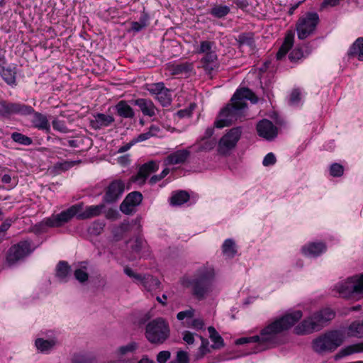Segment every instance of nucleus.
<instances>
[{
  "mask_svg": "<svg viewBox=\"0 0 363 363\" xmlns=\"http://www.w3.org/2000/svg\"><path fill=\"white\" fill-rule=\"evenodd\" d=\"M302 315L303 313L299 310L287 313L262 329L259 335L241 337L238 339L235 343L236 345L256 343L253 352L264 351L268 348L269 345L275 343L278 334L289 329L301 318Z\"/></svg>",
  "mask_w": 363,
  "mask_h": 363,
  "instance_id": "f257e3e1",
  "label": "nucleus"
},
{
  "mask_svg": "<svg viewBox=\"0 0 363 363\" xmlns=\"http://www.w3.org/2000/svg\"><path fill=\"white\" fill-rule=\"evenodd\" d=\"M245 100H250L252 104H256L258 99L248 88L238 89L232 96L230 103L220 111L214 125L218 128H222L232 125L238 120L242 121L247 109Z\"/></svg>",
  "mask_w": 363,
  "mask_h": 363,
  "instance_id": "f03ea898",
  "label": "nucleus"
},
{
  "mask_svg": "<svg viewBox=\"0 0 363 363\" xmlns=\"http://www.w3.org/2000/svg\"><path fill=\"white\" fill-rule=\"evenodd\" d=\"M335 317V313L330 308H323L304 319L294 328L296 335H307L320 330Z\"/></svg>",
  "mask_w": 363,
  "mask_h": 363,
  "instance_id": "7ed1b4c3",
  "label": "nucleus"
},
{
  "mask_svg": "<svg viewBox=\"0 0 363 363\" xmlns=\"http://www.w3.org/2000/svg\"><path fill=\"white\" fill-rule=\"evenodd\" d=\"M214 275L212 268L201 267L189 281L192 294L197 299H203L212 291Z\"/></svg>",
  "mask_w": 363,
  "mask_h": 363,
  "instance_id": "20e7f679",
  "label": "nucleus"
},
{
  "mask_svg": "<svg viewBox=\"0 0 363 363\" xmlns=\"http://www.w3.org/2000/svg\"><path fill=\"white\" fill-rule=\"evenodd\" d=\"M79 206H72L60 213L52 214L50 217L43 219L33 227L35 234L45 233L49 228H59L70 221L77 213Z\"/></svg>",
  "mask_w": 363,
  "mask_h": 363,
  "instance_id": "39448f33",
  "label": "nucleus"
},
{
  "mask_svg": "<svg viewBox=\"0 0 363 363\" xmlns=\"http://www.w3.org/2000/svg\"><path fill=\"white\" fill-rule=\"evenodd\" d=\"M195 52L196 54H203L200 63L207 74H212L213 72L218 68L219 63L215 42L211 40L201 41L196 48Z\"/></svg>",
  "mask_w": 363,
  "mask_h": 363,
  "instance_id": "423d86ee",
  "label": "nucleus"
},
{
  "mask_svg": "<svg viewBox=\"0 0 363 363\" xmlns=\"http://www.w3.org/2000/svg\"><path fill=\"white\" fill-rule=\"evenodd\" d=\"M335 290L339 296L345 298L358 299L363 296V274L353 276L345 281L337 283Z\"/></svg>",
  "mask_w": 363,
  "mask_h": 363,
  "instance_id": "0eeeda50",
  "label": "nucleus"
},
{
  "mask_svg": "<svg viewBox=\"0 0 363 363\" xmlns=\"http://www.w3.org/2000/svg\"><path fill=\"white\" fill-rule=\"evenodd\" d=\"M168 323L162 318H157L149 322L145 328V336L149 342L155 344L163 343L169 336Z\"/></svg>",
  "mask_w": 363,
  "mask_h": 363,
  "instance_id": "6e6552de",
  "label": "nucleus"
},
{
  "mask_svg": "<svg viewBox=\"0 0 363 363\" xmlns=\"http://www.w3.org/2000/svg\"><path fill=\"white\" fill-rule=\"evenodd\" d=\"M342 342V334L339 331L333 330L315 338L312 342V347L315 352L321 354L334 351Z\"/></svg>",
  "mask_w": 363,
  "mask_h": 363,
  "instance_id": "1a4fd4ad",
  "label": "nucleus"
},
{
  "mask_svg": "<svg viewBox=\"0 0 363 363\" xmlns=\"http://www.w3.org/2000/svg\"><path fill=\"white\" fill-rule=\"evenodd\" d=\"M319 21L316 12H307L300 17L296 23L298 38L304 40L313 34Z\"/></svg>",
  "mask_w": 363,
  "mask_h": 363,
  "instance_id": "9d476101",
  "label": "nucleus"
},
{
  "mask_svg": "<svg viewBox=\"0 0 363 363\" xmlns=\"http://www.w3.org/2000/svg\"><path fill=\"white\" fill-rule=\"evenodd\" d=\"M241 135L242 128L240 126L229 130L218 141V152L222 155H227L235 147Z\"/></svg>",
  "mask_w": 363,
  "mask_h": 363,
  "instance_id": "9b49d317",
  "label": "nucleus"
},
{
  "mask_svg": "<svg viewBox=\"0 0 363 363\" xmlns=\"http://www.w3.org/2000/svg\"><path fill=\"white\" fill-rule=\"evenodd\" d=\"M32 251L29 241H21L9 249L6 257V263L9 266H12L28 255Z\"/></svg>",
  "mask_w": 363,
  "mask_h": 363,
  "instance_id": "f8f14e48",
  "label": "nucleus"
},
{
  "mask_svg": "<svg viewBox=\"0 0 363 363\" xmlns=\"http://www.w3.org/2000/svg\"><path fill=\"white\" fill-rule=\"evenodd\" d=\"M33 108L28 105L21 103H11L6 101H0V115L7 117L13 114L22 116L31 115Z\"/></svg>",
  "mask_w": 363,
  "mask_h": 363,
  "instance_id": "ddd939ff",
  "label": "nucleus"
},
{
  "mask_svg": "<svg viewBox=\"0 0 363 363\" xmlns=\"http://www.w3.org/2000/svg\"><path fill=\"white\" fill-rule=\"evenodd\" d=\"M125 190V183L121 180L111 182L106 188L103 201L107 203L117 201Z\"/></svg>",
  "mask_w": 363,
  "mask_h": 363,
  "instance_id": "4468645a",
  "label": "nucleus"
},
{
  "mask_svg": "<svg viewBox=\"0 0 363 363\" xmlns=\"http://www.w3.org/2000/svg\"><path fill=\"white\" fill-rule=\"evenodd\" d=\"M143 201V195L139 191H133L128 194L120 205V210L125 215H130L135 212L136 207Z\"/></svg>",
  "mask_w": 363,
  "mask_h": 363,
  "instance_id": "2eb2a0df",
  "label": "nucleus"
},
{
  "mask_svg": "<svg viewBox=\"0 0 363 363\" xmlns=\"http://www.w3.org/2000/svg\"><path fill=\"white\" fill-rule=\"evenodd\" d=\"M256 128L258 135L267 140H272L277 135V128L268 119L260 121Z\"/></svg>",
  "mask_w": 363,
  "mask_h": 363,
  "instance_id": "dca6fc26",
  "label": "nucleus"
},
{
  "mask_svg": "<svg viewBox=\"0 0 363 363\" xmlns=\"http://www.w3.org/2000/svg\"><path fill=\"white\" fill-rule=\"evenodd\" d=\"M158 164L155 161H150L143 164L136 175L131 177V181L138 182L139 184H144L149 175L157 171Z\"/></svg>",
  "mask_w": 363,
  "mask_h": 363,
  "instance_id": "f3484780",
  "label": "nucleus"
},
{
  "mask_svg": "<svg viewBox=\"0 0 363 363\" xmlns=\"http://www.w3.org/2000/svg\"><path fill=\"white\" fill-rule=\"evenodd\" d=\"M74 206H79L77 213L74 215V216H76L77 219L79 220H84L95 216H98L102 213L103 210L105 208V205L104 203H100L99 205L86 206L85 210L82 212L83 207V205L82 203L74 204Z\"/></svg>",
  "mask_w": 363,
  "mask_h": 363,
  "instance_id": "a211bd4d",
  "label": "nucleus"
},
{
  "mask_svg": "<svg viewBox=\"0 0 363 363\" xmlns=\"http://www.w3.org/2000/svg\"><path fill=\"white\" fill-rule=\"evenodd\" d=\"M189 156L190 152L188 150H179L169 155L164 162L165 165L184 164Z\"/></svg>",
  "mask_w": 363,
  "mask_h": 363,
  "instance_id": "6ab92c4d",
  "label": "nucleus"
},
{
  "mask_svg": "<svg viewBox=\"0 0 363 363\" xmlns=\"http://www.w3.org/2000/svg\"><path fill=\"white\" fill-rule=\"evenodd\" d=\"M131 104L140 108L143 114L150 117L155 115V106L150 99H137L130 101Z\"/></svg>",
  "mask_w": 363,
  "mask_h": 363,
  "instance_id": "aec40b11",
  "label": "nucleus"
},
{
  "mask_svg": "<svg viewBox=\"0 0 363 363\" xmlns=\"http://www.w3.org/2000/svg\"><path fill=\"white\" fill-rule=\"evenodd\" d=\"M326 245L322 242H311L302 247V252L306 256L316 257L326 251Z\"/></svg>",
  "mask_w": 363,
  "mask_h": 363,
  "instance_id": "412c9836",
  "label": "nucleus"
},
{
  "mask_svg": "<svg viewBox=\"0 0 363 363\" xmlns=\"http://www.w3.org/2000/svg\"><path fill=\"white\" fill-rule=\"evenodd\" d=\"M113 121V117L110 115L97 113L94 116V118L91 120L90 124L94 129L98 130L110 125Z\"/></svg>",
  "mask_w": 363,
  "mask_h": 363,
  "instance_id": "4be33fe9",
  "label": "nucleus"
},
{
  "mask_svg": "<svg viewBox=\"0 0 363 363\" xmlns=\"http://www.w3.org/2000/svg\"><path fill=\"white\" fill-rule=\"evenodd\" d=\"M311 51L312 47L309 43L303 44L301 46L298 45L289 53V58L291 62H296L308 56Z\"/></svg>",
  "mask_w": 363,
  "mask_h": 363,
  "instance_id": "5701e85b",
  "label": "nucleus"
},
{
  "mask_svg": "<svg viewBox=\"0 0 363 363\" xmlns=\"http://www.w3.org/2000/svg\"><path fill=\"white\" fill-rule=\"evenodd\" d=\"M294 33L289 30L286 33L284 42L277 53V59L281 60L290 50L294 45Z\"/></svg>",
  "mask_w": 363,
  "mask_h": 363,
  "instance_id": "b1692460",
  "label": "nucleus"
},
{
  "mask_svg": "<svg viewBox=\"0 0 363 363\" xmlns=\"http://www.w3.org/2000/svg\"><path fill=\"white\" fill-rule=\"evenodd\" d=\"M138 348V344L135 342H130L125 345L118 347L114 352V356L123 360L125 357L133 354Z\"/></svg>",
  "mask_w": 363,
  "mask_h": 363,
  "instance_id": "393cba45",
  "label": "nucleus"
},
{
  "mask_svg": "<svg viewBox=\"0 0 363 363\" xmlns=\"http://www.w3.org/2000/svg\"><path fill=\"white\" fill-rule=\"evenodd\" d=\"M31 114H33L32 123L35 128L39 130H46L47 132L50 131V125L46 116L35 111L34 109Z\"/></svg>",
  "mask_w": 363,
  "mask_h": 363,
  "instance_id": "a878e982",
  "label": "nucleus"
},
{
  "mask_svg": "<svg viewBox=\"0 0 363 363\" xmlns=\"http://www.w3.org/2000/svg\"><path fill=\"white\" fill-rule=\"evenodd\" d=\"M347 55L349 57H357L363 61V37L358 38L350 48Z\"/></svg>",
  "mask_w": 363,
  "mask_h": 363,
  "instance_id": "bb28decb",
  "label": "nucleus"
},
{
  "mask_svg": "<svg viewBox=\"0 0 363 363\" xmlns=\"http://www.w3.org/2000/svg\"><path fill=\"white\" fill-rule=\"evenodd\" d=\"M138 281L148 291H152L158 289L161 284V282L157 278L150 274H145L144 276L141 274V279H139Z\"/></svg>",
  "mask_w": 363,
  "mask_h": 363,
  "instance_id": "cd10ccee",
  "label": "nucleus"
},
{
  "mask_svg": "<svg viewBox=\"0 0 363 363\" xmlns=\"http://www.w3.org/2000/svg\"><path fill=\"white\" fill-rule=\"evenodd\" d=\"M116 110L117 114L123 118H133L135 116L133 109L125 101H120L116 105Z\"/></svg>",
  "mask_w": 363,
  "mask_h": 363,
  "instance_id": "c85d7f7f",
  "label": "nucleus"
},
{
  "mask_svg": "<svg viewBox=\"0 0 363 363\" xmlns=\"http://www.w3.org/2000/svg\"><path fill=\"white\" fill-rule=\"evenodd\" d=\"M363 352V341L342 348L336 354L337 358H341L354 353Z\"/></svg>",
  "mask_w": 363,
  "mask_h": 363,
  "instance_id": "c756f323",
  "label": "nucleus"
},
{
  "mask_svg": "<svg viewBox=\"0 0 363 363\" xmlns=\"http://www.w3.org/2000/svg\"><path fill=\"white\" fill-rule=\"evenodd\" d=\"M71 267L66 261H60L56 267V277L61 281H66L67 276L70 274Z\"/></svg>",
  "mask_w": 363,
  "mask_h": 363,
  "instance_id": "7c9ffc66",
  "label": "nucleus"
},
{
  "mask_svg": "<svg viewBox=\"0 0 363 363\" xmlns=\"http://www.w3.org/2000/svg\"><path fill=\"white\" fill-rule=\"evenodd\" d=\"M193 64L191 62H183L177 65H172L169 70L172 72L173 75H177L181 74H188L193 69Z\"/></svg>",
  "mask_w": 363,
  "mask_h": 363,
  "instance_id": "2f4dec72",
  "label": "nucleus"
},
{
  "mask_svg": "<svg viewBox=\"0 0 363 363\" xmlns=\"http://www.w3.org/2000/svg\"><path fill=\"white\" fill-rule=\"evenodd\" d=\"M16 72L15 71V69L9 67H2L0 72V75L2 77V79L5 81L6 83L11 86L16 85Z\"/></svg>",
  "mask_w": 363,
  "mask_h": 363,
  "instance_id": "473e14b6",
  "label": "nucleus"
},
{
  "mask_svg": "<svg viewBox=\"0 0 363 363\" xmlns=\"http://www.w3.org/2000/svg\"><path fill=\"white\" fill-rule=\"evenodd\" d=\"M222 251L225 257L228 258L234 257L237 253L234 240L232 239L225 240L222 245Z\"/></svg>",
  "mask_w": 363,
  "mask_h": 363,
  "instance_id": "72a5a7b5",
  "label": "nucleus"
},
{
  "mask_svg": "<svg viewBox=\"0 0 363 363\" xmlns=\"http://www.w3.org/2000/svg\"><path fill=\"white\" fill-rule=\"evenodd\" d=\"M208 330L209 333V337L213 342L214 345L211 346L213 349H219L224 346L223 339L218 334L214 327L209 326L208 328Z\"/></svg>",
  "mask_w": 363,
  "mask_h": 363,
  "instance_id": "f704fd0d",
  "label": "nucleus"
},
{
  "mask_svg": "<svg viewBox=\"0 0 363 363\" xmlns=\"http://www.w3.org/2000/svg\"><path fill=\"white\" fill-rule=\"evenodd\" d=\"M189 200V194L185 191H179L170 198L172 206H181Z\"/></svg>",
  "mask_w": 363,
  "mask_h": 363,
  "instance_id": "c9c22d12",
  "label": "nucleus"
},
{
  "mask_svg": "<svg viewBox=\"0 0 363 363\" xmlns=\"http://www.w3.org/2000/svg\"><path fill=\"white\" fill-rule=\"evenodd\" d=\"M348 335L352 337H363V319L361 321H354L348 328Z\"/></svg>",
  "mask_w": 363,
  "mask_h": 363,
  "instance_id": "e433bc0d",
  "label": "nucleus"
},
{
  "mask_svg": "<svg viewBox=\"0 0 363 363\" xmlns=\"http://www.w3.org/2000/svg\"><path fill=\"white\" fill-rule=\"evenodd\" d=\"M237 41L240 46L252 47L255 44L254 33L251 32L240 33L237 38Z\"/></svg>",
  "mask_w": 363,
  "mask_h": 363,
  "instance_id": "4c0bfd02",
  "label": "nucleus"
},
{
  "mask_svg": "<svg viewBox=\"0 0 363 363\" xmlns=\"http://www.w3.org/2000/svg\"><path fill=\"white\" fill-rule=\"evenodd\" d=\"M35 344L38 350L45 352L50 351L55 345V341L53 340H48L43 338H38Z\"/></svg>",
  "mask_w": 363,
  "mask_h": 363,
  "instance_id": "58836bf2",
  "label": "nucleus"
},
{
  "mask_svg": "<svg viewBox=\"0 0 363 363\" xmlns=\"http://www.w3.org/2000/svg\"><path fill=\"white\" fill-rule=\"evenodd\" d=\"M149 17L146 13L141 15L139 21L131 23V30L135 32H139L148 26Z\"/></svg>",
  "mask_w": 363,
  "mask_h": 363,
  "instance_id": "ea45409f",
  "label": "nucleus"
},
{
  "mask_svg": "<svg viewBox=\"0 0 363 363\" xmlns=\"http://www.w3.org/2000/svg\"><path fill=\"white\" fill-rule=\"evenodd\" d=\"M230 7L226 5L215 6L211 10L210 13L216 18H221L230 13Z\"/></svg>",
  "mask_w": 363,
  "mask_h": 363,
  "instance_id": "a19ab883",
  "label": "nucleus"
},
{
  "mask_svg": "<svg viewBox=\"0 0 363 363\" xmlns=\"http://www.w3.org/2000/svg\"><path fill=\"white\" fill-rule=\"evenodd\" d=\"M11 139L18 144L26 146L31 145L33 143V140L30 138L18 132H14L11 134Z\"/></svg>",
  "mask_w": 363,
  "mask_h": 363,
  "instance_id": "79ce46f5",
  "label": "nucleus"
},
{
  "mask_svg": "<svg viewBox=\"0 0 363 363\" xmlns=\"http://www.w3.org/2000/svg\"><path fill=\"white\" fill-rule=\"evenodd\" d=\"M216 145L215 139H204L202 138L201 141L198 145V152L210 151L214 148Z\"/></svg>",
  "mask_w": 363,
  "mask_h": 363,
  "instance_id": "37998d69",
  "label": "nucleus"
},
{
  "mask_svg": "<svg viewBox=\"0 0 363 363\" xmlns=\"http://www.w3.org/2000/svg\"><path fill=\"white\" fill-rule=\"evenodd\" d=\"M156 99L160 101L162 106H168L171 104L172 96L170 91L168 89H165L162 92L158 93Z\"/></svg>",
  "mask_w": 363,
  "mask_h": 363,
  "instance_id": "c03bdc74",
  "label": "nucleus"
},
{
  "mask_svg": "<svg viewBox=\"0 0 363 363\" xmlns=\"http://www.w3.org/2000/svg\"><path fill=\"white\" fill-rule=\"evenodd\" d=\"M200 340H201V344L199 348V352L196 354V359H201L207 353L210 352L209 348V342L206 338L203 337L202 336H199Z\"/></svg>",
  "mask_w": 363,
  "mask_h": 363,
  "instance_id": "a18cd8bd",
  "label": "nucleus"
},
{
  "mask_svg": "<svg viewBox=\"0 0 363 363\" xmlns=\"http://www.w3.org/2000/svg\"><path fill=\"white\" fill-rule=\"evenodd\" d=\"M94 357L86 354H76L73 356L72 363H96Z\"/></svg>",
  "mask_w": 363,
  "mask_h": 363,
  "instance_id": "49530a36",
  "label": "nucleus"
},
{
  "mask_svg": "<svg viewBox=\"0 0 363 363\" xmlns=\"http://www.w3.org/2000/svg\"><path fill=\"white\" fill-rule=\"evenodd\" d=\"M52 128L54 130L60 133H67L70 130L66 125L65 121L55 118L52 121Z\"/></svg>",
  "mask_w": 363,
  "mask_h": 363,
  "instance_id": "de8ad7c7",
  "label": "nucleus"
},
{
  "mask_svg": "<svg viewBox=\"0 0 363 363\" xmlns=\"http://www.w3.org/2000/svg\"><path fill=\"white\" fill-rule=\"evenodd\" d=\"M344 173V167L339 163H333L330 167V174L333 177H340Z\"/></svg>",
  "mask_w": 363,
  "mask_h": 363,
  "instance_id": "09e8293b",
  "label": "nucleus"
},
{
  "mask_svg": "<svg viewBox=\"0 0 363 363\" xmlns=\"http://www.w3.org/2000/svg\"><path fill=\"white\" fill-rule=\"evenodd\" d=\"M81 163V160L76 161H64L62 162H57L55 164V168L60 169L62 171H67L74 167V165Z\"/></svg>",
  "mask_w": 363,
  "mask_h": 363,
  "instance_id": "8fccbe9b",
  "label": "nucleus"
},
{
  "mask_svg": "<svg viewBox=\"0 0 363 363\" xmlns=\"http://www.w3.org/2000/svg\"><path fill=\"white\" fill-rule=\"evenodd\" d=\"M146 241L140 237H137L135 239L134 244L131 245V249L135 252H140L146 245Z\"/></svg>",
  "mask_w": 363,
  "mask_h": 363,
  "instance_id": "3c124183",
  "label": "nucleus"
},
{
  "mask_svg": "<svg viewBox=\"0 0 363 363\" xmlns=\"http://www.w3.org/2000/svg\"><path fill=\"white\" fill-rule=\"evenodd\" d=\"M74 275L75 279L80 283H84L88 280L89 274L82 269H77L74 271Z\"/></svg>",
  "mask_w": 363,
  "mask_h": 363,
  "instance_id": "603ef678",
  "label": "nucleus"
},
{
  "mask_svg": "<svg viewBox=\"0 0 363 363\" xmlns=\"http://www.w3.org/2000/svg\"><path fill=\"white\" fill-rule=\"evenodd\" d=\"M169 173V169L165 168L160 174L152 176L149 181L150 184L152 185L156 184L164 178Z\"/></svg>",
  "mask_w": 363,
  "mask_h": 363,
  "instance_id": "864d4df0",
  "label": "nucleus"
},
{
  "mask_svg": "<svg viewBox=\"0 0 363 363\" xmlns=\"http://www.w3.org/2000/svg\"><path fill=\"white\" fill-rule=\"evenodd\" d=\"M166 88L162 82L153 84L151 85L150 88L148 89L150 93L155 94L156 96L158 95V93L162 92V91L164 90Z\"/></svg>",
  "mask_w": 363,
  "mask_h": 363,
  "instance_id": "5fc2aeb1",
  "label": "nucleus"
},
{
  "mask_svg": "<svg viewBox=\"0 0 363 363\" xmlns=\"http://www.w3.org/2000/svg\"><path fill=\"white\" fill-rule=\"evenodd\" d=\"M301 92L298 89H294L291 94L289 104L291 105H296L301 99Z\"/></svg>",
  "mask_w": 363,
  "mask_h": 363,
  "instance_id": "6e6d98bb",
  "label": "nucleus"
},
{
  "mask_svg": "<svg viewBox=\"0 0 363 363\" xmlns=\"http://www.w3.org/2000/svg\"><path fill=\"white\" fill-rule=\"evenodd\" d=\"M171 353L169 351H161L157 355V361L158 363H166L170 358Z\"/></svg>",
  "mask_w": 363,
  "mask_h": 363,
  "instance_id": "4d7b16f0",
  "label": "nucleus"
},
{
  "mask_svg": "<svg viewBox=\"0 0 363 363\" xmlns=\"http://www.w3.org/2000/svg\"><path fill=\"white\" fill-rule=\"evenodd\" d=\"M194 310L192 308H190L186 311L179 312L177 315V318L178 320H182L186 318H191L194 316Z\"/></svg>",
  "mask_w": 363,
  "mask_h": 363,
  "instance_id": "13d9d810",
  "label": "nucleus"
},
{
  "mask_svg": "<svg viewBox=\"0 0 363 363\" xmlns=\"http://www.w3.org/2000/svg\"><path fill=\"white\" fill-rule=\"evenodd\" d=\"M176 360L178 363H189L188 353L184 351H178L177 353Z\"/></svg>",
  "mask_w": 363,
  "mask_h": 363,
  "instance_id": "bf43d9fd",
  "label": "nucleus"
},
{
  "mask_svg": "<svg viewBox=\"0 0 363 363\" xmlns=\"http://www.w3.org/2000/svg\"><path fill=\"white\" fill-rule=\"evenodd\" d=\"M105 224L101 221H94L92 224V233L96 235H99L103 230Z\"/></svg>",
  "mask_w": 363,
  "mask_h": 363,
  "instance_id": "052dcab7",
  "label": "nucleus"
},
{
  "mask_svg": "<svg viewBox=\"0 0 363 363\" xmlns=\"http://www.w3.org/2000/svg\"><path fill=\"white\" fill-rule=\"evenodd\" d=\"M276 162V157L275 155L272 153H268L264 158L262 164L264 166H269L275 164Z\"/></svg>",
  "mask_w": 363,
  "mask_h": 363,
  "instance_id": "680f3d73",
  "label": "nucleus"
},
{
  "mask_svg": "<svg viewBox=\"0 0 363 363\" xmlns=\"http://www.w3.org/2000/svg\"><path fill=\"white\" fill-rule=\"evenodd\" d=\"M124 273L129 277L134 279L135 281H138L141 279V274L135 273L132 269L128 267L124 268Z\"/></svg>",
  "mask_w": 363,
  "mask_h": 363,
  "instance_id": "e2e57ef3",
  "label": "nucleus"
},
{
  "mask_svg": "<svg viewBox=\"0 0 363 363\" xmlns=\"http://www.w3.org/2000/svg\"><path fill=\"white\" fill-rule=\"evenodd\" d=\"M183 340L189 345H192L194 342V334L189 331H186L184 334Z\"/></svg>",
  "mask_w": 363,
  "mask_h": 363,
  "instance_id": "0e129e2a",
  "label": "nucleus"
},
{
  "mask_svg": "<svg viewBox=\"0 0 363 363\" xmlns=\"http://www.w3.org/2000/svg\"><path fill=\"white\" fill-rule=\"evenodd\" d=\"M151 138V134L149 132L140 134L136 138L133 139V143L145 141Z\"/></svg>",
  "mask_w": 363,
  "mask_h": 363,
  "instance_id": "69168bd1",
  "label": "nucleus"
},
{
  "mask_svg": "<svg viewBox=\"0 0 363 363\" xmlns=\"http://www.w3.org/2000/svg\"><path fill=\"white\" fill-rule=\"evenodd\" d=\"M106 218L111 220H116L118 218V213L116 210L110 208L106 213Z\"/></svg>",
  "mask_w": 363,
  "mask_h": 363,
  "instance_id": "338daca9",
  "label": "nucleus"
},
{
  "mask_svg": "<svg viewBox=\"0 0 363 363\" xmlns=\"http://www.w3.org/2000/svg\"><path fill=\"white\" fill-rule=\"evenodd\" d=\"M340 0H324L321 4V7L335 6L340 4Z\"/></svg>",
  "mask_w": 363,
  "mask_h": 363,
  "instance_id": "774afa93",
  "label": "nucleus"
}]
</instances>
